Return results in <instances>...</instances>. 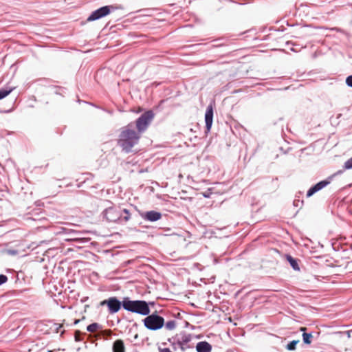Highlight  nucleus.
<instances>
[{
    "label": "nucleus",
    "instance_id": "nucleus-1",
    "mask_svg": "<svg viewBox=\"0 0 352 352\" xmlns=\"http://www.w3.org/2000/svg\"><path fill=\"white\" fill-rule=\"evenodd\" d=\"M122 304L124 309L133 313L143 316L148 315L150 313L148 305L144 300H129L124 298Z\"/></svg>",
    "mask_w": 352,
    "mask_h": 352
},
{
    "label": "nucleus",
    "instance_id": "nucleus-2",
    "mask_svg": "<svg viewBox=\"0 0 352 352\" xmlns=\"http://www.w3.org/2000/svg\"><path fill=\"white\" fill-rule=\"evenodd\" d=\"M139 136L138 133H123L118 144L126 152L133 151V147L138 144Z\"/></svg>",
    "mask_w": 352,
    "mask_h": 352
},
{
    "label": "nucleus",
    "instance_id": "nucleus-3",
    "mask_svg": "<svg viewBox=\"0 0 352 352\" xmlns=\"http://www.w3.org/2000/svg\"><path fill=\"white\" fill-rule=\"evenodd\" d=\"M144 326L150 330H157L161 329L164 325V319L162 317L156 314V313H153L147 317H146L144 320Z\"/></svg>",
    "mask_w": 352,
    "mask_h": 352
},
{
    "label": "nucleus",
    "instance_id": "nucleus-4",
    "mask_svg": "<svg viewBox=\"0 0 352 352\" xmlns=\"http://www.w3.org/2000/svg\"><path fill=\"white\" fill-rule=\"evenodd\" d=\"M154 113L152 110H148L143 113L136 120V126L138 132L146 130L148 126L154 118Z\"/></svg>",
    "mask_w": 352,
    "mask_h": 352
},
{
    "label": "nucleus",
    "instance_id": "nucleus-5",
    "mask_svg": "<svg viewBox=\"0 0 352 352\" xmlns=\"http://www.w3.org/2000/svg\"><path fill=\"white\" fill-rule=\"evenodd\" d=\"M87 331L89 332L96 331L98 340H107L110 336V329H103L102 326L97 322H93L89 324L87 327Z\"/></svg>",
    "mask_w": 352,
    "mask_h": 352
},
{
    "label": "nucleus",
    "instance_id": "nucleus-6",
    "mask_svg": "<svg viewBox=\"0 0 352 352\" xmlns=\"http://www.w3.org/2000/svg\"><path fill=\"white\" fill-rule=\"evenodd\" d=\"M110 13V6H105L91 12L87 21H93L101 19Z\"/></svg>",
    "mask_w": 352,
    "mask_h": 352
},
{
    "label": "nucleus",
    "instance_id": "nucleus-7",
    "mask_svg": "<svg viewBox=\"0 0 352 352\" xmlns=\"http://www.w3.org/2000/svg\"><path fill=\"white\" fill-rule=\"evenodd\" d=\"M213 121V107L212 104L207 107L205 113V123L206 132H209Z\"/></svg>",
    "mask_w": 352,
    "mask_h": 352
},
{
    "label": "nucleus",
    "instance_id": "nucleus-8",
    "mask_svg": "<svg viewBox=\"0 0 352 352\" xmlns=\"http://www.w3.org/2000/svg\"><path fill=\"white\" fill-rule=\"evenodd\" d=\"M328 184H329V182L325 180L318 182L307 191V196H312L314 193L324 188Z\"/></svg>",
    "mask_w": 352,
    "mask_h": 352
},
{
    "label": "nucleus",
    "instance_id": "nucleus-9",
    "mask_svg": "<svg viewBox=\"0 0 352 352\" xmlns=\"http://www.w3.org/2000/svg\"><path fill=\"white\" fill-rule=\"evenodd\" d=\"M142 217L150 221H155L161 219L162 214L160 212L151 210L146 212L144 214L142 215Z\"/></svg>",
    "mask_w": 352,
    "mask_h": 352
},
{
    "label": "nucleus",
    "instance_id": "nucleus-10",
    "mask_svg": "<svg viewBox=\"0 0 352 352\" xmlns=\"http://www.w3.org/2000/svg\"><path fill=\"white\" fill-rule=\"evenodd\" d=\"M198 352H211L212 346L207 342H199L196 346Z\"/></svg>",
    "mask_w": 352,
    "mask_h": 352
},
{
    "label": "nucleus",
    "instance_id": "nucleus-11",
    "mask_svg": "<svg viewBox=\"0 0 352 352\" xmlns=\"http://www.w3.org/2000/svg\"><path fill=\"white\" fill-rule=\"evenodd\" d=\"M113 352H125L124 342L122 340H117L113 344Z\"/></svg>",
    "mask_w": 352,
    "mask_h": 352
},
{
    "label": "nucleus",
    "instance_id": "nucleus-12",
    "mask_svg": "<svg viewBox=\"0 0 352 352\" xmlns=\"http://www.w3.org/2000/svg\"><path fill=\"white\" fill-rule=\"evenodd\" d=\"M59 233H64L65 234L70 235L72 236L70 239H66V240H78L77 238L74 237V236L78 233L76 230H72V229H67L65 228H61V231L59 232Z\"/></svg>",
    "mask_w": 352,
    "mask_h": 352
},
{
    "label": "nucleus",
    "instance_id": "nucleus-13",
    "mask_svg": "<svg viewBox=\"0 0 352 352\" xmlns=\"http://www.w3.org/2000/svg\"><path fill=\"white\" fill-rule=\"evenodd\" d=\"M121 302L116 298L111 297V312H117L120 309Z\"/></svg>",
    "mask_w": 352,
    "mask_h": 352
},
{
    "label": "nucleus",
    "instance_id": "nucleus-14",
    "mask_svg": "<svg viewBox=\"0 0 352 352\" xmlns=\"http://www.w3.org/2000/svg\"><path fill=\"white\" fill-rule=\"evenodd\" d=\"M111 14L115 12L116 10L120 9V11L118 14H115L114 18L116 21H118L122 17L126 15L125 12H124L123 9L121 7H114L111 5Z\"/></svg>",
    "mask_w": 352,
    "mask_h": 352
},
{
    "label": "nucleus",
    "instance_id": "nucleus-15",
    "mask_svg": "<svg viewBox=\"0 0 352 352\" xmlns=\"http://www.w3.org/2000/svg\"><path fill=\"white\" fill-rule=\"evenodd\" d=\"M286 258H287V260L288 261V262L289 263L290 265L292 267V268L294 270L298 271L300 270L298 263V261L296 259L294 258L290 255H287Z\"/></svg>",
    "mask_w": 352,
    "mask_h": 352
},
{
    "label": "nucleus",
    "instance_id": "nucleus-16",
    "mask_svg": "<svg viewBox=\"0 0 352 352\" xmlns=\"http://www.w3.org/2000/svg\"><path fill=\"white\" fill-rule=\"evenodd\" d=\"M13 88H3L0 89V100L9 95L13 90Z\"/></svg>",
    "mask_w": 352,
    "mask_h": 352
},
{
    "label": "nucleus",
    "instance_id": "nucleus-17",
    "mask_svg": "<svg viewBox=\"0 0 352 352\" xmlns=\"http://www.w3.org/2000/svg\"><path fill=\"white\" fill-rule=\"evenodd\" d=\"M130 218V214H129V211L126 210V209H124L122 210V213L120 216V217H118V219H115L113 221H117V220H120V219H123L124 221H126L129 219Z\"/></svg>",
    "mask_w": 352,
    "mask_h": 352
},
{
    "label": "nucleus",
    "instance_id": "nucleus-18",
    "mask_svg": "<svg viewBox=\"0 0 352 352\" xmlns=\"http://www.w3.org/2000/svg\"><path fill=\"white\" fill-rule=\"evenodd\" d=\"M312 338L313 336L311 333H303L302 334L303 342L307 344L311 343Z\"/></svg>",
    "mask_w": 352,
    "mask_h": 352
},
{
    "label": "nucleus",
    "instance_id": "nucleus-19",
    "mask_svg": "<svg viewBox=\"0 0 352 352\" xmlns=\"http://www.w3.org/2000/svg\"><path fill=\"white\" fill-rule=\"evenodd\" d=\"M165 327L168 330H173L176 327V322L175 320L168 321L165 324Z\"/></svg>",
    "mask_w": 352,
    "mask_h": 352
},
{
    "label": "nucleus",
    "instance_id": "nucleus-20",
    "mask_svg": "<svg viewBox=\"0 0 352 352\" xmlns=\"http://www.w3.org/2000/svg\"><path fill=\"white\" fill-rule=\"evenodd\" d=\"M299 342V340H293L292 342H290L287 345V349L289 350V351H292V350H294L296 349V344Z\"/></svg>",
    "mask_w": 352,
    "mask_h": 352
},
{
    "label": "nucleus",
    "instance_id": "nucleus-21",
    "mask_svg": "<svg viewBox=\"0 0 352 352\" xmlns=\"http://www.w3.org/2000/svg\"><path fill=\"white\" fill-rule=\"evenodd\" d=\"M100 305L101 306L106 305L109 311L110 312V298L105 299L104 300L100 302Z\"/></svg>",
    "mask_w": 352,
    "mask_h": 352
},
{
    "label": "nucleus",
    "instance_id": "nucleus-22",
    "mask_svg": "<svg viewBox=\"0 0 352 352\" xmlns=\"http://www.w3.org/2000/svg\"><path fill=\"white\" fill-rule=\"evenodd\" d=\"M344 167L345 169L352 168V157L344 163Z\"/></svg>",
    "mask_w": 352,
    "mask_h": 352
},
{
    "label": "nucleus",
    "instance_id": "nucleus-23",
    "mask_svg": "<svg viewBox=\"0 0 352 352\" xmlns=\"http://www.w3.org/2000/svg\"><path fill=\"white\" fill-rule=\"evenodd\" d=\"M8 276L4 274H0V285L6 283L8 281Z\"/></svg>",
    "mask_w": 352,
    "mask_h": 352
},
{
    "label": "nucleus",
    "instance_id": "nucleus-24",
    "mask_svg": "<svg viewBox=\"0 0 352 352\" xmlns=\"http://www.w3.org/2000/svg\"><path fill=\"white\" fill-rule=\"evenodd\" d=\"M346 84L348 87H352V75H350L348 77H346Z\"/></svg>",
    "mask_w": 352,
    "mask_h": 352
},
{
    "label": "nucleus",
    "instance_id": "nucleus-25",
    "mask_svg": "<svg viewBox=\"0 0 352 352\" xmlns=\"http://www.w3.org/2000/svg\"><path fill=\"white\" fill-rule=\"evenodd\" d=\"M7 254L11 256H16L18 254L19 252L16 250H7Z\"/></svg>",
    "mask_w": 352,
    "mask_h": 352
},
{
    "label": "nucleus",
    "instance_id": "nucleus-26",
    "mask_svg": "<svg viewBox=\"0 0 352 352\" xmlns=\"http://www.w3.org/2000/svg\"><path fill=\"white\" fill-rule=\"evenodd\" d=\"M108 211H109V208H106V209H105V210H104V211L102 212L103 217H104V218H106V219H107V220H109V219H108V217H107Z\"/></svg>",
    "mask_w": 352,
    "mask_h": 352
},
{
    "label": "nucleus",
    "instance_id": "nucleus-27",
    "mask_svg": "<svg viewBox=\"0 0 352 352\" xmlns=\"http://www.w3.org/2000/svg\"><path fill=\"white\" fill-rule=\"evenodd\" d=\"M122 132H126V133H129V132H135L133 130H131V129H123Z\"/></svg>",
    "mask_w": 352,
    "mask_h": 352
},
{
    "label": "nucleus",
    "instance_id": "nucleus-28",
    "mask_svg": "<svg viewBox=\"0 0 352 352\" xmlns=\"http://www.w3.org/2000/svg\"><path fill=\"white\" fill-rule=\"evenodd\" d=\"M107 143L103 144V145H102V146H103V147L102 148V151H104V148H106V147H107Z\"/></svg>",
    "mask_w": 352,
    "mask_h": 352
},
{
    "label": "nucleus",
    "instance_id": "nucleus-29",
    "mask_svg": "<svg viewBox=\"0 0 352 352\" xmlns=\"http://www.w3.org/2000/svg\"><path fill=\"white\" fill-rule=\"evenodd\" d=\"M300 330L301 331H304V332H305V330H306V327H300Z\"/></svg>",
    "mask_w": 352,
    "mask_h": 352
},
{
    "label": "nucleus",
    "instance_id": "nucleus-30",
    "mask_svg": "<svg viewBox=\"0 0 352 352\" xmlns=\"http://www.w3.org/2000/svg\"><path fill=\"white\" fill-rule=\"evenodd\" d=\"M164 102V100H162L160 102V104H159V106H160L163 102Z\"/></svg>",
    "mask_w": 352,
    "mask_h": 352
},
{
    "label": "nucleus",
    "instance_id": "nucleus-31",
    "mask_svg": "<svg viewBox=\"0 0 352 352\" xmlns=\"http://www.w3.org/2000/svg\"><path fill=\"white\" fill-rule=\"evenodd\" d=\"M61 327V325L59 324L58 327L56 328V329L58 330V328Z\"/></svg>",
    "mask_w": 352,
    "mask_h": 352
},
{
    "label": "nucleus",
    "instance_id": "nucleus-32",
    "mask_svg": "<svg viewBox=\"0 0 352 352\" xmlns=\"http://www.w3.org/2000/svg\"><path fill=\"white\" fill-rule=\"evenodd\" d=\"M47 352H51V351H48Z\"/></svg>",
    "mask_w": 352,
    "mask_h": 352
}]
</instances>
